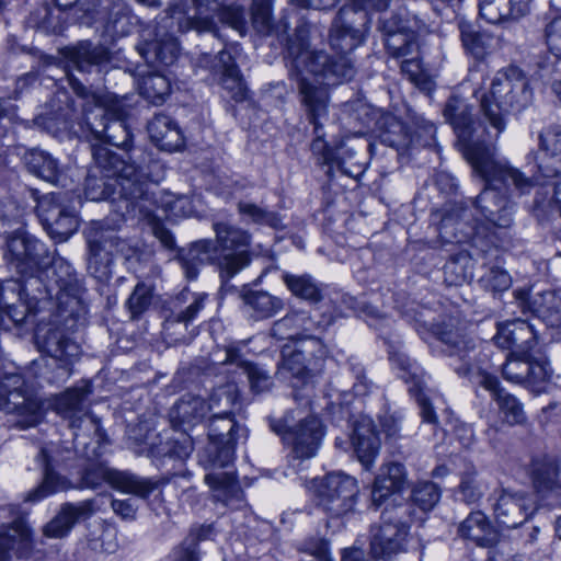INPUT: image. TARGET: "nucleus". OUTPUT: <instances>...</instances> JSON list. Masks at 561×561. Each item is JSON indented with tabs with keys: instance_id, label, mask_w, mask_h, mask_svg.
Instances as JSON below:
<instances>
[{
	"instance_id": "obj_1",
	"label": "nucleus",
	"mask_w": 561,
	"mask_h": 561,
	"mask_svg": "<svg viewBox=\"0 0 561 561\" xmlns=\"http://www.w3.org/2000/svg\"><path fill=\"white\" fill-rule=\"evenodd\" d=\"M476 174L484 181V187L473 202L484 218L477 221L469 232L460 220L458 209L445 213L439 232L449 242L470 243L479 253L488 254L511 244L515 204L513 195L529 194L540 184L538 176H527L505 159H497L495 151L468 161Z\"/></svg>"
},
{
	"instance_id": "obj_2",
	"label": "nucleus",
	"mask_w": 561,
	"mask_h": 561,
	"mask_svg": "<svg viewBox=\"0 0 561 561\" xmlns=\"http://www.w3.org/2000/svg\"><path fill=\"white\" fill-rule=\"evenodd\" d=\"M357 14L353 7H342L332 21L329 43L336 51L335 56L324 50L309 49V25L301 24L296 27L295 37L288 45V54L291 58V76L296 77L298 84L301 79H306L328 90L327 85L354 78L356 65L351 53L365 41Z\"/></svg>"
},
{
	"instance_id": "obj_3",
	"label": "nucleus",
	"mask_w": 561,
	"mask_h": 561,
	"mask_svg": "<svg viewBox=\"0 0 561 561\" xmlns=\"http://www.w3.org/2000/svg\"><path fill=\"white\" fill-rule=\"evenodd\" d=\"M91 151L94 165L85 178V197L117 203L123 217L153 219L157 199L142 170L128 162L127 153L117 154L102 145H91Z\"/></svg>"
},
{
	"instance_id": "obj_4",
	"label": "nucleus",
	"mask_w": 561,
	"mask_h": 561,
	"mask_svg": "<svg viewBox=\"0 0 561 561\" xmlns=\"http://www.w3.org/2000/svg\"><path fill=\"white\" fill-rule=\"evenodd\" d=\"M433 333L445 345L444 353L450 357L455 373L489 390L506 423L515 425L525 422L522 403L500 387L497 378L489 371V354L477 348L473 339L467 336L457 319L449 318L436 323Z\"/></svg>"
},
{
	"instance_id": "obj_5",
	"label": "nucleus",
	"mask_w": 561,
	"mask_h": 561,
	"mask_svg": "<svg viewBox=\"0 0 561 561\" xmlns=\"http://www.w3.org/2000/svg\"><path fill=\"white\" fill-rule=\"evenodd\" d=\"M300 102L304 106L308 122L313 126L314 138L310 145L313 156L319 163L330 167L336 165L339 170L353 179L364 174L366 162L363 159L364 144L355 138L341 139L331 146L325 139L323 123L329 115V91L314 85L306 79L299 83Z\"/></svg>"
},
{
	"instance_id": "obj_6",
	"label": "nucleus",
	"mask_w": 561,
	"mask_h": 561,
	"mask_svg": "<svg viewBox=\"0 0 561 561\" xmlns=\"http://www.w3.org/2000/svg\"><path fill=\"white\" fill-rule=\"evenodd\" d=\"M486 69L478 64L469 69L467 81L477 85L473 95L480 102V108L490 126L496 130L497 138L506 128V115L519 113L533 101V91L528 80L518 67L510 66L497 71L489 92L478 96L479 88L486 78Z\"/></svg>"
},
{
	"instance_id": "obj_7",
	"label": "nucleus",
	"mask_w": 561,
	"mask_h": 561,
	"mask_svg": "<svg viewBox=\"0 0 561 561\" xmlns=\"http://www.w3.org/2000/svg\"><path fill=\"white\" fill-rule=\"evenodd\" d=\"M208 444L199 454V463L207 470L205 482L214 491L217 501L225 504L241 497V489L232 472L216 471L228 467L234 456V444L244 432L232 417L231 411L214 412L208 422Z\"/></svg>"
},
{
	"instance_id": "obj_8",
	"label": "nucleus",
	"mask_w": 561,
	"mask_h": 561,
	"mask_svg": "<svg viewBox=\"0 0 561 561\" xmlns=\"http://www.w3.org/2000/svg\"><path fill=\"white\" fill-rule=\"evenodd\" d=\"M214 230L216 243L208 239L199 240L180 253L181 266L191 280L197 277L201 265L217 257L218 250L224 253L219 261L221 276L230 278L250 263V236L244 230L226 222H215Z\"/></svg>"
},
{
	"instance_id": "obj_9",
	"label": "nucleus",
	"mask_w": 561,
	"mask_h": 561,
	"mask_svg": "<svg viewBox=\"0 0 561 561\" xmlns=\"http://www.w3.org/2000/svg\"><path fill=\"white\" fill-rule=\"evenodd\" d=\"M415 508L410 502L387 506L381 513V524L373 530L370 552L375 559L390 560L405 551L409 524Z\"/></svg>"
},
{
	"instance_id": "obj_10",
	"label": "nucleus",
	"mask_w": 561,
	"mask_h": 561,
	"mask_svg": "<svg viewBox=\"0 0 561 561\" xmlns=\"http://www.w3.org/2000/svg\"><path fill=\"white\" fill-rule=\"evenodd\" d=\"M327 348L318 337H307L282 348L276 376L293 387L308 383L322 369Z\"/></svg>"
},
{
	"instance_id": "obj_11",
	"label": "nucleus",
	"mask_w": 561,
	"mask_h": 561,
	"mask_svg": "<svg viewBox=\"0 0 561 561\" xmlns=\"http://www.w3.org/2000/svg\"><path fill=\"white\" fill-rule=\"evenodd\" d=\"M310 490L317 507L334 518L352 512L359 493L357 480L342 472L314 478Z\"/></svg>"
},
{
	"instance_id": "obj_12",
	"label": "nucleus",
	"mask_w": 561,
	"mask_h": 561,
	"mask_svg": "<svg viewBox=\"0 0 561 561\" xmlns=\"http://www.w3.org/2000/svg\"><path fill=\"white\" fill-rule=\"evenodd\" d=\"M444 117L456 135L459 150L467 161L480 158L495 151V148L484 142L483 130L473 118L472 106L461 96L451 95L443 110Z\"/></svg>"
},
{
	"instance_id": "obj_13",
	"label": "nucleus",
	"mask_w": 561,
	"mask_h": 561,
	"mask_svg": "<svg viewBox=\"0 0 561 561\" xmlns=\"http://www.w3.org/2000/svg\"><path fill=\"white\" fill-rule=\"evenodd\" d=\"M294 420L291 413H286L282 419H270V427L282 436L285 444L291 446V457L297 460L310 459L316 456L322 436L321 421L316 416H308L291 427Z\"/></svg>"
},
{
	"instance_id": "obj_14",
	"label": "nucleus",
	"mask_w": 561,
	"mask_h": 561,
	"mask_svg": "<svg viewBox=\"0 0 561 561\" xmlns=\"http://www.w3.org/2000/svg\"><path fill=\"white\" fill-rule=\"evenodd\" d=\"M103 482L108 483L115 490L134 494L140 499L148 497L159 485L158 481L139 477L129 471L112 469L102 462L91 463L82 471V486L98 489Z\"/></svg>"
},
{
	"instance_id": "obj_15",
	"label": "nucleus",
	"mask_w": 561,
	"mask_h": 561,
	"mask_svg": "<svg viewBox=\"0 0 561 561\" xmlns=\"http://www.w3.org/2000/svg\"><path fill=\"white\" fill-rule=\"evenodd\" d=\"M4 259L11 268L23 275L49 262V251L34 236L19 229L7 237Z\"/></svg>"
},
{
	"instance_id": "obj_16",
	"label": "nucleus",
	"mask_w": 561,
	"mask_h": 561,
	"mask_svg": "<svg viewBox=\"0 0 561 561\" xmlns=\"http://www.w3.org/2000/svg\"><path fill=\"white\" fill-rule=\"evenodd\" d=\"M92 101L96 104L95 110L84 108V126L95 140L93 145H101L105 141L117 148H127L131 142V133L127 123L121 118L112 117L103 105L100 96L92 94ZM102 146L106 147L104 144Z\"/></svg>"
},
{
	"instance_id": "obj_17",
	"label": "nucleus",
	"mask_w": 561,
	"mask_h": 561,
	"mask_svg": "<svg viewBox=\"0 0 561 561\" xmlns=\"http://www.w3.org/2000/svg\"><path fill=\"white\" fill-rule=\"evenodd\" d=\"M92 392L91 385L84 382L82 386L69 388L55 397L54 410L70 421L73 430H84L88 435L101 436L100 420L84 408V401Z\"/></svg>"
},
{
	"instance_id": "obj_18",
	"label": "nucleus",
	"mask_w": 561,
	"mask_h": 561,
	"mask_svg": "<svg viewBox=\"0 0 561 561\" xmlns=\"http://www.w3.org/2000/svg\"><path fill=\"white\" fill-rule=\"evenodd\" d=\"M36 337L42 351L51 358L48 366L54 370L46 376L47 381L61 383L68 380L72 374L73 358L80 354V346L59 330H49L43 339L39 334Z\"/></svg>"
},
{
	"instance_id": "obj_19",
	"label": "nucleus",
	"mask_w": 561,
	"mask_h": 561,
	"mask_svg": "<svg viewBox=\"0 0 561 561\" xmlns=\"http://www.w3.org/2000/svg\"><path fill=\"white\" fill-rule=\"evenodd\" d=\"M167 13L156 27V38L138 46V51L147 64L152 66H171L179 57V43L175 33L179 32L176 20L165 24Z\"/></svg>"
},
{
	"instance_id": "obj_20",
	"label": "nucleus",
	"mask_w": 561,
	"mask_h": 561,
	"mask_svg": "<svg viewBox=\"0 0 561 561\" xmlns=\"http://www.w3.org/2000/svg\"><path fill=\"white\" fill-rule=\"evenodd\" d=\"M419 24L420 21L416 18L411 24L409 21L402 20L399 14L389 20H379V28L387 35L386 48L392 57L405 58L419 53V45L413 35L420 27Z\"/></svg>"
},
{
	"instance_id": "obj_21",
	"label": "nucleus",
	"mask_w": 561,
	"mask_h": 561,
	"mask_svg": "<svg viewBox=\"0 0 561 561\" xmlns=\"http://www.w3.org/2000/svg\"><path fill=\"white\" fill-rule=\"evenodd\" d=\"M88 270L98 278H105L110 274L115 253L123 251V242L108 230H91L88 234Z\"/></svg>"
},
{
	"instance_id": "obj_22",
	"label": "nucleus",
	"mask_w": 561,
	"mask_h": 561,
	"mask_svg": "<svg viewBox=\"0 0 561 561\" xmlns=\"http://www.w3.org/2000/svg\"><path fill=\"white\" fill-rule=\"evenodd\" d=\"M194 13L186 12L182 4L173 3L167 10L165 22L176 20L178 30L187 32H213L215 28L214 13L219 9V0H192ZM168 25V23H165Z\"/></svg>"
},
{
	"instance_id": "obj_23",
	"label": "nucleus",
	"mask_w": 561,
	"mask_h": 561,
	"mask_svg": "<svg viewBox=\"0 0 561 561\" xmlns=\"http://www.w3.org/2000/svg\"><path fill=\"white\" fill-rule=\"evenodd\" d=\"M493 513L500 525L515 528L534 513V503L531 497L523 492L502 490L493 504Z\"/></svg>"
},
{
	"instance_id": "obj_24",
	"label": "nucleus",
	"mask_w": 561,
	"mask_h": 561,
	"mask_svg": "<svg viewBox=\"0 0 561 561\" xmlns=\"http://www.w3.org/2000/svg\"><path fill=\"white\" fill-rule=\"evenodd\" d=\"M38 211L51 233L67 240L78 229L75 211L60 204V194H48L38 203Z\"/></svg>"
},
{
	"instance_id": "obj_25",
	"label": "nucleus",
	"mask_w": 561,
	"mask_h": 561,
	"mask_svg": "<svg viewBox=\"0 0 561 561\" xmlns=\"http://www.w3.org/2000/svg\"><path fill=\"white\" fill-rule=\"evenodd\" d=\"M540 153H530L528 160H534L537 171L543 178H554L561 173V126L553 125L543 129L539 135Z\"/></svg>"
},
{
	"instance_id": "obj_26",
	"label": "nucleus",
	"mask_w": 561,
	"mask_h": 561,
	"mask_svg": "<svg viewBox=\"0 0 561 561\" xmlns=\"http://www.w3.org/2000/svg\"><path fill=\"white\" fill-rule=\"evenodd\" d=\"M495 341L501 347L510 348L513 354L527 355L537 345L538 337L533 323L514 319L499 327Z\"/></svg>"
},
{
	"instance_id": "obj_27",
	"label": "nucleus",
	"mask_w": 561,
	"mask_h": 561,
	"mask_svg": "<svg viewBox=\"0 0 561 561\" xmlns=\"http://www.w3.org/2000/svg\"><path fill=\"white\" fill-rule=\"evenodd\" d=\"M94 500L62 504L58 514L44 526L43 534L48 538L66 537L76 523L85 520L94 514Z\"/></svg>"
},
{
	"instance_id": "obj_28",
	"label": "nucleus",
	"mask_w": 561,
	"mask_h": 561,
	"mask_svg": "<svg viewBox=\"0 0 561 561\" xmlns=\"http://www.w3.org/2000/svg\"><path fill=\"white\" fill-rule=\"evenodd\" d=\"M0 411L15 415L14 424L23 430L35 426L42 417L38 402L26 390L0 393Z\"/></svg>"
},
{
	"instance_id": "obj_29",
	"label": "nucleus",
	"mask_w": 561,
	"mask_h": 561,
	"mask_svg": "<svg viewBox=\"0 0 561 561\" xmlns=\"http://www.w3.org/2000/svg\"><path fill=\"white\" fill-rule=\"evenodd\" d=\"M44 275L56 286L58 297L62 295L77 298L82 291L81 280L71 264L56 253L49 252V262L43 266Z\"/></svg>"
},
{
	"instance_id": "obj_30",
	"label": "nucleus",
	"mask_w": 561,
	"mask_h": 561,
	"mask_svg": "<svg viewBox=\"0 0 561 561\" xmlns=\"http://www.w3.org/2000/svg\"><path fill=\"white\" fill-rule=\"evenodd\" d=\"M208 412H210V407L207 405L205 399L186 393L174 403L169 416L173 427L187 432L199 424Z\"/></svg>"
},
{
	"instance_id": "obj_31",
	"label": "nucleus",
	"mask_w": 561,
	"mask_h": 561,
	"mask_svg": "<svg viewBox=\"0 0 561 561\" xmlns=\"http://www.w3.org/2000/svg\"><path fill=\"white\" fill-rule=\"evenodd\" d=\"M213 70L219 76L220 85L233 101L243 102L247 100V85L230 53L224 49L220 50L216 56Z\"/></svg>"
},
{
	"instance_id": "obj_32",
	"label": "nucleus",
	"mask_w": 561,
	"mask_h": 561,
	"mask_svg": "<svg viewBox=\"0 0 561 561\" xmlns=\"http://www.w3.org/2000/svg\"><path fill=\"white\" fill-rule=\"evenodd\" d=\"M319 322L306 310H290L285 317L275 321L271 329L272 336L278 340L313 337L310 333L318 330Z\"/></svg>"
},
{
	"instance_id": "obj_33",
	"label": "nucleus",
	"mask_w": 561,
	"mask_h": 561,
	"mask_svg": "<svg viewBox=\"0 0 561 561\" xmlns=\"http://www.w3.org/2000/svg\"><path fill=\"white\" fill-rule=\"evenodd\" d=\"M68 65L80 72H90L92 68L108 61V50L90 41H80L76 45L61 49Z\"/></svg>"
},
{
	"instance_id": "obj_34",
	"label": "nucleus",
	"mask_w": 561,
	"mask_h": 561,
	"mask_svg": "<svg viewBox=\"0 0 561 561\" xmlns=\"http://www.w3.org/2000/svg\"><path fill=\"white\" fill-rule=\"evenodd\" d=\"M353 446L365 470H370L380 449V439L373 421L363 417L354 427Z\"/></svg>"
},
{
	"instance_id": "obj_35",
	"label": "nucleus",
	"mask_w": 561,
	"mask_h": 561,
	"mask_svg": "<svg viewBox=\"0 0 561 561\" xmlns=\"http://www.w3.org/2000/svg\"><path fill=\"white\" fill-rule=\"evenodd\" d=\"M407 483V471L402 463L389 462L381 466L371 489V500L377 506L387 497L400 492Z\"/></svg>"
},
{
	"instance_id": "obj_36",
	"label": "nucleus",
	"mask_w": 561,
	"mask_h": 561,
	"mask_svg": "<svg viewBox=\"0 0 561 561\" xmlns=\"http://www.w3.org/2000/svg\"><path fill=\"white\" fill-rule=\"evenodd\" d=\"M147 128L151 141L161 150L175 151L184 144L180 127L168 115L157 114Z\"/></svg>"
},
{
	"instance_id": "obj_37",
	"label": "nucleus",
	"mask_w": 561,
	"mask_h": 561,
	"mask_svg": "<svg viewBox=\"0 0 561 561\" xmlns=\"http://www.w3.org/2000/svg\"><path fill=\"white\" fill-rule=\"evenodd\" d=\"M22 276L26 277L19 285V296L21 300H25L28 309H34L38 302L49 300L53 297L61 299L56 293V286H53V282L45 277L43 267L27 272Z\"/></svg>"
},
{
	"instance_id": "obj_38",
	"label": "nucleus",
	"mask_w": 561,
	"mask_h": 561,
	"mask_svg": "<svg viewBox=\"0 0 561 561\" xmlns=\"http://www.w3.org/2000/svg\"><path fill=\"white\" fill-rule=\"evenodd\" d=\"M458 535L465 540H470L480 547L493 546L497 540V534L491 522L481 511L470 513L458 526Z\"/></svg>"
},
{
	"instance_id": "obj_39",
	"label": "nucleus",
	"mask_w": 561,
	"mask_h": 561,
	"mask_svg": "<svg viewBox=\"0 0 561 561\" xmlns=\"http://www.w3.org/2000/svg\"><path fill=\"white\" fill-rule=\"evenodd\" d=\"M499 251L500 249L496 252L482 254L477 249H472L471 253L472 256L488 259V263L483 264L485 272L480 276L479 284L483 289L494 294L505 291L512 285L510 274L500 265Z\"/></svg>"
},
{
	"instance_id": "obj_40",
	"label": "nucleus",
	"mask_w": 561,
	"mask_h": 561,
	"mask_svg": "<svg viewBox=\"0 0 561 561\" xmlns=\"http://www.w3.org/2000/svg\"><path fill=\"white\" fill-rule=\"evenodd\" d=\"M206 299V294L191 293L188 290L181 291L176 297V301L187 305L179 308L178 310H173L170 313V316L164 320V330L170 331L175 324L181 323L186 328L204 309Z\"/></svg>"
},
{
	"instance_id": "obj_41",
	"label": "nucleus",
	"mask_w": 561,
	"mask_h": 561,
	"mask_svg": "<svg viewBox=\"0 0 561 561\" xmlns=\"http://www.w3.org/2000/svg\"><path fill=\"white\" fill-rule=\"evenodd\" d=\"M25 23L28 27L45 34H60L65 30L66 19L61 16V11L57 10L55 13L49 2L42 0L30 12Z\"/></svg>"
},
{
	"instance_id": "obj_42",
	"label": "nucleus",
	"mask_w": 561,
	"mask_h": 561,
	"mask_svg": "<svg viewBox=\"0 0 561 561\" xmlns=\"http://www.w3.org/2000/svg\"><path fill=\"white\" fill-rule=\"evenodd\" d=\"M242 300L254 320L272 318L284 309L282 298L264 290H248L242 294Z\"/></svg>"
},
{
	"instance_id": "obj_43",
	"label": "nucleus",
	"mask_w": 561,
	"mask_h": 561,
	"mask_svg": "<svg viewBox=\"0 0 561 561\" xmlns=\"http://www.w3.org/2000/svg\"><path fill=\"white\" fill-rule=\"evenodd\" d=\"M24 160L31 173L49 183L59 184L62 172L58 161L50 153L32 149L25 153Z\"/></svg>"
},
{
	"instance_id": "obj_44",
	"label": "nucleus",
	"mask_w": 561,
	"mask_h": 561,
	"mask_svg": "<svg viewBox=\"0 0 561 561\" xmlns=\"http://www.w3.org/2000/svg\"><path fill=\"white\" fill-rule=\"evenodd\" d=\"M282 280L287 289L297 298L307 300L309 302H319L322 299V294L319 285L308 274L296 275L284 273Z\"/></svg>"
},
{
	"instance_id": "obj_45",
	"label": "nucleus",
	"mask_w": 561,
	"mask_h": 561,
	"mask_svg": "<svg viewBox=\"0 0 561 561\" xmlns=\"http://www.w3.org/2000/svg\"><path fill=\"white\" fill-rule=\"evenodd\" d=\"M140 94L154 105L162 104L171 92V83L167 76L152 72L144 76L139 83Z\"/></svg>"
},
{
	"instance_id": "obj_46",
	"label": "nucleus",
	"mask_w": 561,
	"mask_h": 561,
	"mask_svg": "<svg viewBox=\"0 0 561 561\" xmlns=\"http://www.w3.org/2000/svg\"><path fill=\"white\" fill-rule=\"evenodd\" d=\"M540 301L535 300L533 312L537 314L548 328L561 329V299L554 293L540 295Z\"/></svg>"
},
{
	"instance_id": "obj_47",
	"label": "nucleus",
	"mask_w": 561,
	"mask_h": 561,
	"mask_svg": "<svg viewBox=\"0 0 561 561\" xmlns=\"http://www.w3.org/2000/svg\"><path fill=\"white\" fill-rule=\"evenodd\" d=\"M41 456L44 461V481L36 490L28 493L27 501L32 502L39 501L53 493L65 491L70 486L68 480L56 473L49 467L45 449L41 450Z\"/></svg>"
},
{
	"instance_id": "obj_48",
	"label": "nucleus",
	"mask_w": 561,
	"mask_h": 561,
	"mask_svg": "<svg viewBox=\"0 0 561 561\" xmlns=\"http://www.w3.org/2000/svg\"><path fill=\"white\" fill-rule=\"evenodd\" d=\"M460 36L467 54L477 60H482L486 57L491 48V36L476 30L471 25H461Z\"/></svg>"
},
{
	"instance_id": "obj_49",
	"label": "nucleus",
	"mask_w": 561,
	"mask_h": 561,
	"mask_svg": "<svg viewBox=\"0 0 561 561\" xmlns=\"http://www.w3.org/2000/svg\"><path fill=\"white\" fill-rule=\"evenodd\" d=\"M534 483L539 489L549 490L557 485L559 463L553 457H541L533 461Z\"/></svg>"
},
{
	"instance_id": "obj_50",
	"label": "nucleus",
	"mask_w": 561,
	"mask_h": 561,
	"mask_svg": "<svg viewBox=\"0 0 561 561\" xmlns=\"http://www.w3.org/2000/svg\"><path fill=\"white\" fill-rule=\"evenodd\" d=\"M489 490L488 482L476 471L462 474L458 485V495L467 504L477 503Z\"/></svg>"
},
{
	"instance_id": "obj_51",
	"label": "nucleus",
	"mask_w": 561,
	"mask_h": 561,
	"mask_svg": "<svg viewBox=\"0 0 561 561\" xmlns=\"http://www.w3.org/2000/svg\"><path fill=\"white\" fill-rule=\"evenodd\" d=\"M530 357V353L522 355L511 352L502 367L503 377L512 382L525 383L529 374Z\"/></svg>"
},
{
	"instance_id": "obj_52",
	"label": "nucleus",
	"mask_w": 561,
	"mask_h": 561,
	"mask_svg": "<svg viewBox=\"0 0 561 561\" xmlns=\"http://www.w3.org/2000/svg\"><path fill=\"white\" fill-rule=\"evenodd\" d=\"M61 13L69 11L75 22L90 25L100 18L99 12L88 7V0H54Z\"/></svg>"
},
{
	"instance_id": "obj_53",
	"label": "nucleus",
	"mask_w": 561,
	"mask_h": 561,
	"mask_svg": "<svg viewBox=\"0 0 561 561\" xmlns=\"http://www.w3.org/2000/svg\"><path fill=\"white\" fill-rule=\"evenodd\" d=\"M273 0H252L251 20L256 32L267 35L273 30Z\"/></svg>"
},
{
	"instance_id": "obj_54",
	"label": "nucleus",
	"mask_w": 561,
	"mask_h": 561,
	"mask_svg": "<svg viewBox=\"0 0 561 561\" xmlns=\"http://www.w3.org/2000/svg\"><path fill=\"white\" fill-rule=\"evenodd\" d=\"M158 438V433L150 428L147 422H140L134 426H129L127 430V440L129 447L138 456L145 455V447L150 446L152 439Z\"/></svg>"
},
{
	"instance_id": "obj_55",
	"label": "nucleus",
	"mask_w": 561,
	"mask_h": 561,
	"mask_svg": "<svg viewBox=\"0 0 561 561\" xmlns=\"http://www.w3.org/2000/svg\"><path fill=\"white\" fill-rule=\"evenodd\" d=\"M439 499L440 489L432 481H420L412 490V500L423 512L431 511Z\"/></svg>"
},
{
	"instance_id": "obj_56",
	"label": "nucleus",
	"mask_w": 561,
	"mask_h": 561,
	"mask_svg": "<svg viewBox=\"0 0 561 561\" xmlns=\"http://www.w3.org/2000/svg\"><path fill=\"white\" fill-rule=\"evenodd\" d=\"M238 397V387L234 383H226L213 391L207 405L210 407V412L216 409H218L217 412L231 411Z\"/></svg>"
},
{
	"instance_id": "obj_57",
	"label": "nucleus",
	"mask_w": 561,
	"mask_h": 561,
	"mask_svg": "<svg viewBox=\"0 0 561 561\" xmlns=\"http://www.w3.org/2000/svg\"><path fill=\"white\" fill-rule=\"evenodd\" d=\"M239 213L248 217L251 221L259 225H266L278 229L282 227V220L277 214L267 211L255 204L240 202L238 204Z\"/></svg>"
},
{
	"instance_id": "obj_58",
	"label": "nucleus",
	"mask_w": 561,
	"mask_h": 561,
	"mask_svg": "<svg viewBox=\"0 0 561 561\" xmlns=\"http://www.w3.org/2000/svg\"><path fill=\"white\" fill-rule=\"evenodd\" d=\"M151 302L152 289L145 284H138L134 288L126 305L129 312L131 313V318L136 319L150 307Z\"/></svg>"
},
{
	"instance_id": "obj_59",
	"label": "nucleus",
	"mask_w": 561,
	"mask_h": 561,
	"mask_svg": "<svg viewBox=\"0 0 561 561\" xmlns=\"http://www.w3.org/2000/svg\"><path fill=\"white\" fill-rule=\"evenodd\" d=\"M507 9L505 0H479L480 16L492 24L510 20Z\"/></svg>"
},
{
	"instance_id": "obj_60",
	"label": "nucleus",
	"mask_w": 561,
	"mask_h": 561,
	"mask_svg": "<svg viewBox=\"0 0 561 561\" xmlns=\"http://www.w3.org/2000/svg\"><path fill=\"white\" fill-rule=\"evenodd\" d=\"M381 141L399 151H404L410 147L412 139L404 124L393 122L390 128L382 133Z\"/></svg>"
},
{
	"instance_id": "obj_61",
	"label": "nucleus",
	"mask_w": 561,
	"mask_h": 561,
	"mask_svg": "<svg viewBox=\"0 0 561 561\" xmlns=\"http://www.w3.org/2000/svg\"><path fill=\"white\" fill-rule=\"evenodd\" d=\"M24 536H26V529L21 522L0 527V561H8L9 550L13 547L15 539Z\"/></svg>"
},
{
	"instance_id": "obj_62",
	"label": "nucleus",
	"mask_w": 561,
	"mask_h": 561,
	"mask_svg": "<svg viewBox=\"0 0 561 561\" xmlns=\"http://www.w3.org/2000/svg\"><path fill=\"white\" fill-rule=\"evenodd\" d=\"M546 44L551 54L556 56L554 61L561 60V15L550 19L545 28Z\"/></svg>"
},
{
	"instance_id": "obj_63",
	"label": "nucleus",
	"mask_w": 561,
	"mask_h": 561,
	"mask_svg": "<svg viewBox=\"0 0 561 561\" xmlns=\"http://www.w3.org/2000/svg\"><path fill=\"white\" fill-rule=\"evenodd\" d=\"M538 76L561 101V60L540 65Z\"/></svg>"
},
{
	"instance_id": "obj_64",
	"label": "nucleus",
	"mask_w": 561,
	"mask_h": 561,
	"mask_svg": "<svg viewBox=\"0 0 561 561\" xmlns=\"http://www.w3.org/2000/svg\"><path fill=\"white\" fill-rule=\"evenodd\" d=\"M298 551L308 553L314 561H331L329 554V543L321 537H309L301 541Z\"/></svg>"
}]
</instances>
